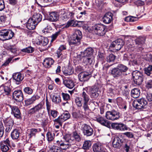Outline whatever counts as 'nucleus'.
I'll list each match as a JSON object with an SVG mask.
<instances>
[{"label":"nucleus","instance_id":"nucleus-1","mask_svg":"<svg viewBox=\"0 0 152 152\" xmlns=\"http://www.w3.org/2000/svg\"><path fill=\"white\" fill-rule=\"evenodd\" d=\"M129 69L126 66L122 64H119L117 67L113 68L111 73L114 77H123L129 74Z\"/></svg>","mask_w":152,"mask_h":152},{"label":"nucleus","instance_id":"nucleus-2","mask_svg":"<svg viewBox=\"0 0 152 152\" xmlns=\"http://www.w3.org/2000/svg\"><path fill=\"white\" fill-rule=\"evenodd\" d=\"M43 107V104L41 102H40L30 109L28 111V113L30 114H35V116L36 118H41L43 115L45 113L44 110L42 111H41Z\"/></svg>","mask_w":152,"mask_h":152},{"label":"nucleus","instance_id":"nucleus-3","mask_svg":"<svg viewBox=\"0 0 152 152\" xmlns=\"http://www.w3.org/2000/svg\"><path fill=\"white\" fill-rule=\"evenodd\" d=\"M107 30L106 26L101 23L95 24L91 28V30L93 34L101 36L105 34Z\"/></svg>","mask_w":152,"mask_h":152},{"label":"nucleus","instance_id":"nucleus-4","mask_svg":"<svg viewBox=\"0 0 152 152\" xmlns=\"http://www.w3.org/2000/svg\"><path fill=\"white\" fill-rule=\"evenodd\" d=\"M82 37L81 31L79 30H76L69 40V45L70 46L79 45L81 43Z\"/></svg>","mask_w":152,"mask_h":152},{"label":"nucleus","instance_id":"nucleus-5","mask_svg":"<svg viewBox=\"0 0 152 152\" xmlns=\"http://www.w3.org/2000/svg\"><path fill=\"white\" fill-rule=\"evenodd\" d=\"M148 103V101L146 98H142L134 102L132 105L134 107L137 109L142 110L146 108Z\"/></svg>","mask_w":152,"mask_h":152},{"label":"nucleus","instance_id":"nucleus-6","mask_svg":"<svg viewBox=\"0 0 152 152\" xmlns=\"http://www.w3.org/2000/svg\"><path fill=\"white\" fill-rule=\"evenodd\" d=\"M14 35L11 30L4 29L0 31V40L3 41L12 39Z\"/></svg>","mask_w":152,"mask_h":152},{"label":"nucleus","instance_id":"nucleus-7","mask_svg":"<svg viewBox=\"0 0 152 152\" xmlns=\"http://www.w3.org/2000/svg\"><path fill=\"white\" fill-rule=\"evenodd\" d=\"M132 76L135 84L138 85L142 84L143 80V76L140 72L137 70L133 71Z\"/></svg>","mask_w":152,"mask_h":152},{"label":"nucleus","instance_id":"nucleus-8","mask_svg":"<svg viewBox=\"0 0 152 152\" xmlns=\"http://www.w3.org/2000/svg\"><path fill=\"white\" fill-rule=\"evenodd\" d=\"M80 97L83 101V107L84 111H88L89 109L88 103L90 100L89 96L85 91H83L80 94Z\"/></svg>","mask_w":152,"mask_h":152},{"label":"nucleus","instance_id":"nucleus-9","mask_svg":"<svg viewBox=\"0 0 152 152\" xmlns=\"http://www.w3.org/2000/svg\"><path fill=\"white\" fill-rule=\"evenodd\" d=\"M81 130L83 135L86 137L92 136L94 132L91 126L86 124H83L82 125Z\"/></svg>","mask_w":152,"mask_h":152},{"label":"nucleus","instance_id":"nucleus-10","mask_svg":"<svg viewBox=\"0 0 152 152\" xmlns=\"http://www.w3.org/2000/svg\"><path fill=\"white\" fill-rule=\"evenodd\" d=\"M105 117L107 119L114 121L119 118L120 113L114 110L111 111H107L106 113Z\"/></svg>","mask_w":152,"mask_h":152},{"label":"nucleus","instance_id":"nucleus-11","mask_svg":"<svg viewBox=\"0 0 152 152\" xmlns=\"http://www.w3.org/2000/svg\"><path fill=\"white\" fill-rule=\"evenodd\" d=\"M70 117V114L68 113H64L60 116H59L56 119L53 120L56 124H58L59 125H62L63 123L69 119Z\"/></svg>","mask_w":152,"mask_h":152},{"label":"nucleus","instance_id":"nucleus-12","mask_svg":"<svg viewBox=\"0 0 152 152\" xmlns=\"http://www.w3.org/2000/svg\"><path fill=\"white\" fill-rule=\"evenodd\" d=\"M124 41L120 39H118L113 42L110 45V48H114V49L118 51L120 50L124 45Z\"/></svg>","mask_w":152,"mask_h":152},{"label":"nucleus","instance_id":"nucleus-13","mask_svg":"<svg viewBox=\"0 0 152 152\" xmlns=\"http://www.w3.org/2000/svg\"><path fill=\"white\" fill-rule=\"evenodd\" d=\"M88 92L91 98L96 99L99 96V94L98 93L99 88L96 86H92L89 87L88 89Z\"/></svg>","mask_w":152,"mask_h":152},{"label":"nucleus","instance_id":"nucleus-14","mask_svg":"<svg viewBox=\"0 0 152 152\" xmlns=\"http://www.w3.org/2000/svg\"><path fill=\"white\" fill-rule=\"evenodd\" d=\"M12 97L17 102H22L23 99V96L21 90H15L12 94Z\"/></svg>","mask_w":152,"mask_h":152},{"label":"nucleus","instance_id":"nucleus-15","mask_svg":"<svg viewBox=\"0 0 152 152\" xmlns=\"http://www.w3.org/2000/svg\"><path fill=\"white\" fill-rule=\"evenodd\" d=\"M91 77V75L89 72H83L80 73L78 75L79 80L81 82L88 81Z\"/></svg>","mask_w":152,"mask_h":152},{"label":"nucleus","instance_id":"nucleus-16","mask_svg":"<svg viewBox=\"0 0 152 152\" xmlns=\"http://www.w3.org/2000/svg\"><path fill=\"white\" fill-rule=\"evenodd\" d=\"M12 77L14 82L17 84H19L23 79L24 76L20 73L17 72L13 74Z\"/></svg>","mask_w":152,"mask_h":152},{"label":"nucleus","instance_id":"nucleus-17","mask_svg":"<svg viewBox=\"0 0 152 152\" xmlns=\"http://www.w3.org/2000/svg\"><path fill=\"white\" fill-rule=\"evenodd\" d=\"M4 48L9 51V53H10L14 56H17L18 54L17 53V48L15 45H7L4 46Z\"/></svg>","mask_w":152,"mask_h":152},{"label":"nucleus","instance_id":"nucleus-18","mask_svg":"<svg viewBox=\"0 0 152 152\" xmlns=\"http://www.w3.org/2000/svg\"><path fill=\"white\" fill-rule=\"evenodd\" d=\"M59 18V15L58 12H52L49 14L48 20L52 22L57 21Z\"/></svg>","mask_w":152,"mask_h":152},{"label":"nucleus","instance_id":"nucleus-19","mask_svg":"<svg viewBox=\"0 0 152 152\" xmlns=\"http://www.w3.org/2000/svg\"><path fill=\"white\" fill-rule=\"evenodd\" d=\"M96 119L95 120L102 125L108 128H110L111 124L110 121L105 119L103 117H96Z\"/></svg>","mask_w":152,"mask_h":152},{"label":"nucleus","instance_id":"nucleus-20","mask_svg":"<svg viewBox=\"0 0 152 152\" xmlns=\"http://www.w3.org/2000/svg\"><path fill=\"white\" fill-rule=\"evenodd\" d=\"M111 126L112 128L115 129L120 131H124L127 129L126 126L121 123H113L111 124Z\"/></svg>","mask_w":152,"mask_h":152},{"label":"nucleus","instance_id":"nucleus-21","mask_svg":"<svg viewBox=\"0 0 152 152\" xmlns=\"http://www.w3.org/2000/svg\"><path fill=\"white\" fill-rule=\"evenodd\" d=\"M113 14L110 12L106 13L102 18L103 22L106 24L110 23L113 20Z\"/></svg>","mask_w":152,"mask_h":152},{"label":"nucleus","instance_id":"nucleus-22","mask_svg":"<svg viewBox=\"0 0 152 152\" xmlns=\"http://www.w3.org/2000/svg\"><path fill=\"white\" fill-rule=\"evenodd\" d=\"M93 50L92 48H88L85 50L84 51L81 52L80 54L78 56V57L93 56Z\"/></svg>","mask_w":152,"mask_h":152},{"label":"nucleus","instance_id":"nucleus-23","mask_svg":"<svg viewBox=\"0 0 152 152\" xmlns=\"http://www.w3.org/2000/svg\"><path fill=\"white\" fill-rule=\"evenodd\" d=\"M11 113L17 119L21 118V113L20 110L16 106H13L11 110Z\"/></svg>","mask_w":152,"mask_h":152},{"label":"nucleus","instance_id":"nucleus-24","mask_svg":"<svg viewBox=\"0 0 152 152\" xmlns=\"http://www.w3.org/2000/svg\"><path fill=\"white\" fill-rule=\"evenodd\" d=\"M125 140L123 139H120L119 137H115L113 142V147L115 148H118L121 146V143H124Z\"/></svg>","mask_w":152,"mask_h":152},{"label":"nucleus","instance_id":"nucleus-25","mask_svg":"<svg viewBox=\"0 0 152 152\" xmlns=\"http://www.w3.org/2000/svg\"><path fill=\"white\" fill-rule=\"evenodd\" d=\"M83 58V62L86 65H91L94 62V56L81 57Z\"/></svg>","mask_w":152,"mask_h":152},{"label":"nucleus","instance_id":"nucleus-26","mask_svg":"<svg viewBox=\"0 0 152 152\" xmlns=\"http://www.w3.org/2000/svg\"><path fill=\"white\" fill-rule=\"evenodd\" d=\"M93 150L94 152H107L102 145L98 143H95L93 145Z\"/></svg>","mask_w":152,"mask_h":152},{"label":"nucleus","instance_id":"nucleus-27","mask_svg":"<svg viewBox=\"0 0 152 152\" xmlns=\"http://www.w3.org/2000/svg\"><path fill=\"white\" fill-rule=\"evenodd\" d=\"M10 86V82L9 81L2 85L5 93L8 95H10L12 89Z\"/></svg>","mask_w":152,"mask_h":152},{"label":"nucleus","instance_id":"nucleus-28","mask_svg":"<svg viewBox=\"0 0 152 152\" xmlns=\"http://www.w3.org/2000/svg\"><path fill=\"white\" fill-rule=\"evenodd\" d=\"M54 60L51 58H46L43 61V64L45 67L49 68L53 64Z\"/></svg>","mask_w":152,"mask_h":152},{"label":"nucleus","instance_id":"nucleus-29","mask_svg":"<svg viewBox=\"0 0 152 152\" xmlns=\"http://www.w3.org/2000/svg\"><path fill=\"white\" fill-rule=\"evenodd\" d=\"M145 41V38L142 37H139L135 40V41L136 44L140 46L137 47V48H139V49L141 51L143 49L142 47V46L144 44Z\"/></svg>","mask_w":152,"mask_h":152},{"label":"nucleus","instance_id":"nucleus-30","mask_svg":"<svg viewBox=\"0 0 152 152\" xmlns=\"http://www.w3.org/2000/svg\"><path fill=\"white\" fill-rule=\"evenodd\" d=\"M64 138L65 140L71 146V145L74 144L76 143L72 133L70 134H66L65 135Z\"/></svg>","mask_w":152,"mask_h":152},{"label":"nucleus","instance_id":"nucleus-31","mask_svg":"<svg viewBox=\"0 0 152 152\" xmlns=\"http://www.w3.org/2000/svg\"><path fill=\"white\" fill-rule=\"evenodd\" d=\"M37 25L32 19L30 18L27 22L26 26L28 29L32 30L35 28L36 26Z\"/></svg>","mask_w":152,"mask_h":152},{"label":"nucleus","instance_id":"nucleus-32","mask_svg":"<svg viewBox=\"0 0 152 152\" xmlns=\"http://www.w3.org/2000/svg\"><path fill=\"white\" fill-rule=\"evenodd\" d=\"M31 18L34 21V22L36 23V24H38L41 21L42 18V16L40 13H35Z\"/></svg>","mask_w":152,"mask_h":152},{"label":"nucleus","instance_id":"nucleus-33","mask_svg":"<svg viewBox=\"0 0 152 152\" xmlns=\"http://www.w3.org/2000/svg\"><path fill=\"white\" fill-rule=\"evenodd\" d=\"M37 119H41L42 120L41 125L42 127H45L46 126L48 123V114L45 113L43 115L42 118Z\"/></svg>","mask_w":152,"mask_h":152},{"label":"nucleus","instance_id":"nucleus-34","mask_svg":"<svg viewBox=\"0 0 152 152\" xmlns=\"http://www.w3.org/2000/svg\"><path fill=\"white\" fill-rule=\"evenodd\" d=\"M64 85L67 88L69 89L72 88L75 86L73 81L69 79H66L63 81Z\"/></svg>","mask_w":152,"mask_h":152},{"label":"nucleus","instance_id":"nucleus-35","mask_svg":"<svg viewBox=\"0 0 152 152\" xmlns=\"http://www.w3.org/2000/svg\"><path fill=\"white\" fill-rule=\"evenodd\" d=\"M140 94V90L137 88H134L132 89L131 91V96L134 98L138 97Z\"/></svg>","mask_w":152,"mask_h":152},{"label":"nucleus","instance_id":"nucleus-36","mask_svg":"<svg viewBox=\"0 0 152 152\" xmlns=\"http://www.w3.org/2000/svg\"><path fill=\"white\" fill-rule=\"evenodd\" d=\"M79 25L78 22L74 20H71L68 21L65 27L68 28L69 26L76 27Z\"/></svg>","mask_w":152,"mask_h":152},{"label":"nucleus","instance_id":"nucleus-37","mask_svg":"<svg viewBox=\"0 0 152 152\" xmlns=\"http://www.w3.org/2000/svg\"><path fill=\"white\" fill-rule=\"evenodd\" d=\"M38 132V129H31L28 130L27 134L29 138H31L35 136L36 134Z\"/></svg>","mask_w":152,"mask_h":152},{"label":"nucleus","instance_id":"nucleus-38","mask_svg":"<svg viewBox=\"0 0 152 152\" xmlns=\"http://www.w3.org/2000/svg\"><path fill=\"white\" fill-rule=\"evenodd\" d=\"M71 146L66 141V142H61L59 147L60 149L61 150H66L69 148Z\"/></svg>","mask_w":152,"mask_h":152},{"label":"nucleus","instance_id":"nucleus-39","mask_svg":"<svg viewBox=\"0 0 152 152\" xmlns=\"http://www.w3.org/2000/svg\"><path fill=\"white\" fill-rule=\"evenodd\" d=\"M20 133L17 129H14L11 133V136L13 139H17L19 137Z\"/></svg>","mask_w":152,"mask_h":152},{"label":"nucleus","instance_id":"nucleus-40","mask_svg":"<svg viewBox=\"0 0 152 152\" xmlns=\"http://www.w3.org/2000/svg\"><path fill=\"white\" fill-rule=\"evenodd\" d=\"M51 98L52 102L56 104H58L61 102V98L59 95H54Z\"/></svg>","mask_w":152,"mask_h":152},{"label":"nucleus","instance_id":"nucleus-41","mask_svg":"<svg viewBox=\"0 0 152 152\" xmlns=\"http://www.w3.org/2000/svg\"><path fill=\"white\" fill-rule=\"evenodd\" d=\"M3 121L5 125H13L14 124L13 120L10 117L4 118Z\"/></svg>","mask_w":152,"mask_h":152},{"label":"nucleus","instance_id":"nucleus-42","mask_svg":"<svg viewBox=\"0 0 152 152\" xmlns=\"http://www.w3.org/2000/svg\"><path fill=\"white\" fill-rule=\"evenodd\" d=\"M145 73L148 76H151L152 75V65H149L146 67L144 69Z\"/></svg>","mask_w":152,"mask_h":152},{"label":"nucleus","instance_id":"nucleus-43","mask_svg":"<svg viewBox=\"0 0 152 152\" xmlns=\"http://www.w3.org/2000/svg\"><path fill=\"white\" fill-rule=\"evenodd\" d=\"M34 48L31 46H28L21 50L22 52L28 53H32L34 52Z\"/></svg>","mask_w":152,"mask_h":152},{"label":"nucleus","instance_id":"nucleus-44","mask_svg":"<svg viewBox=\"0 0 152 152\" xmlns=\"http://www.w3.org/2000/svg\"><path fill=\"white\" fill-rule=\"evenodd\" d=\"M72 133L75 142H80L81 141V137L76 131L72 132Z\"/></svg>","mask_w":152,"mask_h":152},{"label":"nucleus","instance_id":"nucleus-45","mask_svg":"<svg viewBox=\"0 0 152 152\" xmlns=\"http://www.w3.org/2000/svg\"><path fill=\"white\" fill-rule=\"evenodd\" d=\"M48 115L50 117L52 116L54 118H56L58 116V112L55 110H52L49 113L48 112Z\"/></svg>","mask_w":152,"mask_h":152},{"label":"nucleus","instance_id":"nucleus-46","mask_svg":"<svg viewBox=\"0 0 152 152\" xmlns=\"http://www.w3.org/2000/svg\"><path fill=\"white\" fill-rule=\"evenodd\" d=\"M130 61L131 62L132 65L133 66L138 65H139V62L137 59H135V56L134 55H131Z\"/></svg>","mask_w":152,"mask_h":152},{"label":"nucleus","instance_id":"nucleus-47","mask_svg":"<svg viewBox=\"0 0 152 152\" xmlns=\"http://www.w3.org/2000/svg\"><path fill=\"white\" fill-rule=\"evenodd\" d=\"M75 100L77 107H82L83 103L82 102V98L80 97L79 96L76 97Z\"/></svg>","mask_w":152,"mask_h":152},{"label":"nucleus","instance_id":"nucleus-48","mask_svg":"<svg viewBox=\"0 0 152 152\" xmlns=\"http://www.w3.org/2000/svg\"><path fill=\"white\" fill-rule=\"evenodd\" d=\"M116 56L113 54H110L107 57V61L108 62L113 61L115 59Z\"/></svg>","mask_w":152,"mask_h":152},{"label":"nucleus","instance_id":"nucleus-49","mask_svg":"<svg viewBox=\"0 0 152 152\" xmlns=\"http://www.w3.org/2000/svg\"><path fill=\"white\" fill-rule=\"evenodd\" d=\"M50 150L53 152H62V151L60 149V147L56 145H53L50 148Z\"/></svg>","mask_w":152,"mask_h":152},{"label":"nucleus","instance_id":"nucleus-50","mask_svg":"<svg viewBox=\"0 0 152 152\" xmlns=\"http://www.w3.org/2000/svg\"><path fill=\"white\" fill-rule=\"evenodd\" d=\"M125 141L126 140H125L124 142V144L123 145L124 149L126 152H129L130 148V143L128 142H125Z\"/></svg>","mask_w":152,"mask_h":152},{"label":"nucleus","instance_id":"nucleus-51","mask_svg":"<svg viewBox=\"0 0 152 152\" xmlns=\"http://www.w3.org/2000/svg\"><path fill=\"white\" fill-rule=\"evenodd\" d=\"M46 136L48 141H52L54 138V134L50 132H48L46 134Z\"/></svg>","mask_w":152,"mask_h":152},{"label":"nucleus","instance_id":"nucleus-52","mask_svg":"<svg viewBox=\"0 0 152 152\" xmlns=\"http://www.w3.org/2000/svg\"><path fill=\"white\" fill-rule=\"evenodd\" d=\"M91 146V143L90 141H86L83 144V148L85 150L89 149Z\"/></svg>","mask_w":152,"mask_h":152},{"label":"nucleus","instance_id":"nucleus-53","mask_svg":"<svg viewBox=\"0 0 152 152\" xmlns=\"http://www.w3.org/2000/svg\"><path fill=\"white\" fill-rule=\"evenodd\" d=\"M73 70L71 69L68 68L63 71V74L66 76H68L72 74Z\"/></svg>","mask_w":152,"mask_h":152},{"label":"nucleus","instance_id":"nucleus-54","mask_svg":"<svg viewBox=\"0 0 152 152\" xmlns=\"http://www.w3.org/2000/svg\"><path fill=\"white\" fill-rule=\"evenodd\" d=\"M23 91L26 94L29 95L31 94L33 92V90L29 87L25 88L23 89Z\"/></svg>","mask_w":152,"mask_h":152},{"label":"nucleus","instance_id":"nucleus-55","mask_svg":"<svg viewBox=\"0 0 152 152\" xmlns=\"http://www.w3.org/2000/svg\"><path fill=\"white\" fill-rule=\"evenodd\" d=\"M66 49V46L64 45H61L58 48L56 54H58V56L60 55L61 53H62V51Z\"/></svg>","mask_w":152,"mask_h":152},{"label":"nucleus","instance_id":"nucleus-56","mask_svg":"<svg viewBox=\"0 0 152 152\" xmlns=\"http://www.w3.org/2000/svg\"><path fill=\"white\" fill-rule=\"evenodd\" d=\"M1 148L3 152H7L9 149V146L3 144L1 145Z\"/></svg>","mask_w":152,"mask_h":152},{"label":"nucleus","instance_id":"nucleus-57","mask_svg":"<svg viewBox=\"0 0 152 152\" xmlns=\"http://www.w3.org/2000/svg\"><path fill=\"white\" fill-rule=\"evenodd\" d=\"M61 95L63 100H64L67 101L70 99V96L67 94L62 93H61Z\"/></svg>","mask_w":152,"mask_h":152},{"label":"nucleus","instance_id":"nucleus-58","mask_svg":"<svg viewBox=\"0 0 152 152\" xmlns=\"http://www.w3.org/2000/svg\"><path fill=\"white\" fill-rule=\"evenodd\" d=\"M34 102L31 98L27 99L25 101V104L26 106H28L33 104Z\"/></svg>","mask_w":152,"mask_h":152},{"label":"nucleus","instance_id":"nucleus-59","mask_svg":"<svg viewBox=\"0 0 152 152\" xmlns=\"http://www.w3.org/2000/svg\"><path fill=\"white\" fill-rule=\"evenodd\" d=\"M107 87L108 88V92L110 93H113L114 91V86L110 84H108Z\"/></svg>","mask_w":152,"mask_h":152},{"label":"nucleus","instance_id":"nucleus-60","mask_svg":"<svg viewBox=\"0 0 152 152\" xmlns=\"http://www.w3.org/2000/svg\"><path fill=\"white\" fill-rule=\"evenodd\" d=\"M60 31H59L52 35L51 38L52 39L51 41H54L56 39L57 37L60 34Z\"/></svg>","mask_w":152,"mask_h":152},{"label":"nucleus","instance_id":"nucleus-61","mask_svg":"<svg viewBox=\"0 0 152 152\" xmlns=\"http://www.w3.org/2000/svg\"><path fill=\"white\" fill-rule=\"evenodd\" d=\"M123 134L129 138H133L134 135L133 134L130 132H126L123 133Z\"/></svg>","mask_w":152,"mask_h":152},{"label":"nucleus","instance_id":"nucleus-62","mask_svg":"<svg viewBox=\"0 0 152 152\" xmlns=\"http://www.w3.org/2000/svg\"><path fill=\"white\" fill-rule=\"evenodd\" d=\"M58 54H57V56L58 58H60V59L59 60L60 62L63 61L64 59H65L66 58V56L65 55H63L62 54V53H61L60 55L58 56Z\"/></svg>","mask_w":152,"mask_h":152},{"label":"nucleus","instance_id":"nucleus-63","mask_svg":"<svg viewBox=\"0 0 152 152\" xmlns=\"http://www.w3.org/2000/svg\"><path fill=\"white\" fill-rule=\"evenodd\" d=\"M97 57L99 61H102L104 59V55L103 53L100 52L98 53Z\"/></svg>","mask_w":152,"mask_h":152},{"label":"nucleus","instance_id":"nucleus-64","mask_svg":"<svg viewBox=\"0 0 152 152\" xmlns=\"http://www.w3.org/2000/svg\"><path fill=\"white\" fill-rule=\"evenodd\" d=\"M146 87L148 89L152 88V80H149L147 82Z\"/></svg>","mask_w":152,"mask_h":152}]
</instances>
